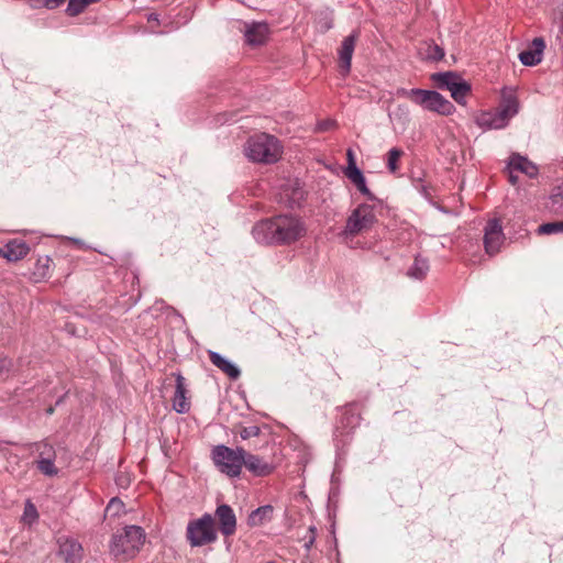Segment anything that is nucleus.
<instances>
[{
  "mask_svg": "<svg viewBox=\"0 0 563 563\" xmlns=\"http://www.w3.org/2000/svg\"><path fill=\"white\" fill-rule=\"evenodd\" d=\"M38 518L36 507L27 500L24 506L23 520L27 523L34 522Z\"/></svg>",
  "mask_w": 563,
  "mask_h": 563,
  "instance_id": "f704fd0d",
  "label": "nucleus"
},
{
  "mask_svg": "<svg viewBox=\"0 0 563 563\" xmlns=\"http://www.w3.org/2000/svg\"><path fill=\"white\" fill-rule=\"evenodd\" d=\"M275 509L272 505L260 506L249 512V528L264 527L274 518Z\"/></svg>",
  "mask_w": 563,
  "mask_h": 563,
  "instance_id": "6ab92c4d",
  "label": "nucleus"
},
{
  "mask_svg": "<svg viewBox=\"0 0 563 563\" xmlns=\"http://www.w3.org/2000/svg\"><path fill=\"white\" fill-rule=\"evenodd\" d=\"M271 29L266 22L249 23V47H256L266 44Z\"/></svg>",
  "mask_w": 563,
  "mask_h": 563,
  "instance_id": "2eb2a0df",
  "label": "nucleus"
},
{
  "mask_svg": "<svg viewBox=\"0 0 563 563\" xmlns=\"http://www.w3.org/2000/svg\"><path fill=\"white\" fill-rule=\"evenodd\" d=\"M376 221L374 207L367 203H361L347 217L341 235L344 238H354L372 229Z\"/></svg>",
  "mask_w": 563,
  "mask_h": 563,
  "instance_id": "39448f33",
  "label": "nucleus"
},
{
  "mask_svg": "<svg viewBox=\"0 0 563 563\" xmlns=\"http://www.w3.org/2000/svg\"><path fill=\"white\" fill-rule=\"evenodd\" d=\"M396 93L398 97H404L411 101V99H412L411 93H413V89L399 88Z\"/></svg>",
  "mask_w": 563,
  "mask_h": 563,
  "instance_id": "58836bf2",
  "label": "nucleus"
},
{
  "mask_svg": "<svg viewBox=\"0 0 563 563\" xmlns=\"http://www.w3.org/2000/svg\"><path fill=\"white\" fill-rule=\"evenodd\" d=\"M560 34L563 35V9L560 18Z\"/></svg>",
  "mask_w": 563,
  "mask_h": 563,
  "instance_id": "c03bdc74",
  "label": "nucleus"
},
{
  "mask_svg": "<svg viewBox=\"0 0 563 563\" xmlns=\"http://www.w3.org/2000/svg\"><path fill=\"white\" fill-rule=\"evenodd\" d=\"M43 450L40 451V459L36 461L38 471L46 476H55L58 474V468L54 464L53 456L55 455L54 449L48 443H42Z\"/></svg>",
  "mask_w": 563,
  "mask_h": 563,
  "instance_id": "ddd939ff",
  "label": "nucleus"
},
{
  "mask_svg": "<svg viewBox=\"0 0 563 563\" xmlns=\"http://www.w3.org/2000/svg\"><path fill=\"white\" fill-rule=\"evenodd\" d=\"M58 555L65 563H79L82 559V547L73 538L58 539Z\"/></svg>",
  "mask_w": 563,
  "mask_h": 563,
  "instance_id": "9d476101",
  "label": "nucleus"
},
{
  "mask_svg": "<svg viewBox=\"0 0 563 563\" xmlns=\"http://www.w3.org/2000/svg\"><path fill=\"white\" fill-rule=\"evenodd\" d=\"M211 457L219 471L231 477L239 476L243 464H245L244 450L242 448L233 450L220 444L212 449Z\"/></svg>",
  "mask_w": 563,
  "mask_h": 563,
  "instance_id": "20e7f679",
  "label": "nucleus"
},
{
  "mask_svg": "<svg viewBox=\"0 0 563 563\" xmlns=\"http://www.w3.org/2000/svg\"><path fill=\"white\" fill-rule=\"evenodd\" d=\"M471 91V85L465 80H460L452 89L451 97L460 104H465V98Z\"/></svg>",
  "mask_w": 563,
  "mask_h": 563,
  "instance_id": "bb28decb",
  "label": "nucleus"
},
{
  "mask_svg": "<svg viewBox=\"0 0 563 563\" xmlns=\"http://www.w3.org/2000/svg\"><path fill=\"white\" fill-rule=\"evenodd\" d=\"M328 124H329V123H323L320 128H321L322 130H325V129H328Z\"/></svg>",
  "mask_w": 563,
  "mask_h": 563,
  "instance_id": "de8ad7c7",
  "label": "nucleus"
},
{
  "mask_svg": "<svg viewBox=\"0 0 563 563\" xmlns=\"http://www.w3.org/2000/svg\"><path fill=\"white\" fill-rule=\"evenodd\" d=\"M144 531L137 526H128L124 532L113 536L111 541V552L115 555L133 556L144 542Z\"/></svg>",
  "mask_w": 563,
  "mask_h": 563,
  "instance_id": "423d86ee",
  "label": "nucleus"
},
{
  "mask_svg": "<svg viewBox=\"0 0 563 563\" xmlns=\"http://www.w3.org/2000/svg\"><path fill=\"white\" fill-rule=\"evenodd\" d=\"M209 360L216 367L227 374L229 378L238 379L240 377L241 371L218 352L209 351Z\"/></svg>",
  "mask_w": 563,
  "mask_h": 563,
  "instance_id": "5701e85b",
  "label": "nucleus"
},
{
  "mask_svg": "<svg viewBox=\"0 0 563 563\" xmlns=\"http://www.w3.org/2000/svg\"><path fill=\"white\" fill-rule=\"evenodd\" d=\"M30 251L29 245L22 240H12L3 247H0V255L9 262H16L27 255Z\"/></svg>",
  "mask_w": 563,
  "mask_h": 563,
  "instance_id": "f3484780",
  "label": "nucleus"
},
{
  "mask_svg": "<svg viewBox=\"0 0 563 563\" xmlns=\"http://www.w3.org/2000/svg\"><path fill=\"white\" fill-rule=\"evenodd\" d=\"M216 516L220 525V530L224 536H230L235 531V515L230 506L220 505L217 508Z\"/></svg>",
  "mask_w": 563,
  "mask_h": 563,
  "instance_id": "a211bd4d",
  "label": "nucleus"
},
{
  "mask_svg": "<svg viewBox=\"0 0 563 563\" xmlns=\"http://www.w3.org/2000/svg\"><path fill=\"white\" fill-rule=\"evenodd\" d=\"M265 444L257 445L250 443L249 446L254 449L253 453H249V473L256 477H266L272 475L282 463L280 450L273 440L272 433L266 432Z\"/></svg>",
  "mask_w": 563,
  "mask_h": 563,
  "instance_id": "f03ea898",
  "label": "nucleus"
},
{
  "mask_svg": "<svg viewBox=\"0 0 563 563\" xmlns=\"http://www.w3.org/2000/svg\"><path fill=\"white\" fill-rule=\"evenodd\" d=\"M266 432H269V428L267 426H264V427L249 426V444L256 443L257 445H264L265 444L264 434Z\"/></svg>",
  "mask_w": 563,
  "mask_h": 563,
  "instance_id": "cd10ccee",
  "label": "nucleus"
},
{
  "mask_svg": "<svg viewBox=\"0 0 563 563\" xmlns=\"http://www.w3.org/2000/svg\"><path fill=\"white\" fill-rule=\"evenodd\" d=\"M545 49V42L543 37L533 38L528 49L519 54V60L525 66H536L541 63L543 52Z\"/></svg>",
  "mask_w": 563,
  "mask_h": 563,
  "instance_id": "f8f14e48",
  "label": "nucleus"
},
{
  "mask_svg": "<svg viewBox=\"0 0 563 563\" xmlns=\"http://www.w3.org/2000/svg\"><path fill=\"white\" fill-rule=\"evenodd\" d=\"M305 233L306 228L300 219L287 214L264 219L252 229L253 238L262 244H290Z\"/></svg>",
  "mask_w": 563,
  "mask_h": 563,
  "instance_id": "f257e3e1",
  "label": "nucleus"
},
{
  "mask_svg": "<svg viewBox=\"0 0 563 563\" xmlns=\"http://www.w3.org/2000/svg\"><path fill=\"white\" fill-rule=\"evenodd\" d=\"M106 511L111 516H120L124 512V504L118 497H113L109 501Z\"/></svg>",
  "mask_w": 563,
  "mask_h": 563,
  "instance_id": "72a5a7b5",
  "label": "nucleus"
},
{
  "mask_svg": "<svg viewBox=\"0 0 563 563\" xmlns=\"http://www.w3.org/2000/svg\"><path fill=\"white\" fill-rule=\"evenodd\" d=\"M404 151L398 147H393L387 153V168L390 173L395 174L398 169V162L404 156Z\"/></svg>",
  "mask_w": 563,
  "mask_h": 563,
  "instance_id": "c85d7f7f",
  "label": "nucleus"
},
{
  "mask_svg": "<svg viewBox=\"0 0 563 563\" xmlns=\"http://www.w3.org/2000/svg\"><path fill=\"white\" fill-rule=\"evenodd\" d=\"M147 21H148V22H155V23H158V15H157V14H155V13H151V14H148V16H147Z\"/></svg>",
  "mask_w": 563,
  "mask_h": 563,
  "instance_id": "37998d69",
  "label": "nucleus"
},
{
  "mask_svg": "<svg viewBox=\"0 0 563 563\" xmlns=\"http://www.w3.org/2000/svg\"><path fill=\"white\" fill-rule=\"evenodd\" d=\"M309 532L311 533V538H310V540L308 541V543H306V548H307V549H310V547H311V545H312V543L314 542L316 528H314V527H310V528H309Z\"/></svg>",
  "mask_w": 563,
  "mask_h": 563,
  "instance_id": "a19ab883",
  "label": "nucleus"
},
{
  "mask_svg": "<svg viewBox=\"0 0 563 563\" xmlns=\"http://www.w3.org/2000/svg\"><path fill=\"white\" fill-rule=\"evenodd\" d=\"M475 123L484 130L503 129L508 125L497 109L479 112L475 117Z\"/></svg>",
  "mask_w": 563,
  "mask_h": 563,
  "instance_id": "dca6fc26",
  "label": "nucleus"
},
{
  "mask_svg": "<svg viewBox=\"0 0 563 563\" xmlns=\"http://www.w3.org/2000/svg\"><path fill=\"white\" fill-rule=\"evenodd\" d=\"M563 232V221L543 223L538 228L539 234H555Z\"/></svg>",
  "mask_w": 563,
  "mask_h": 563,
  "instance_id": "473e14b6",
  "label": "nucleus"
},
{
  "mask_svg": "<svg viewBox=\"0 0 563 563\" xmlns=\"http://www.w3.org/2000/svg\"><path fill=\"white\" fill-rule=\"evenodd\" d=\"M358 31H353L349 36L344 37L341 47L338 51L339 65L343 75H347L351 70L352 56L358 40Z\"/></svg>",
  "mask_w": 563,
  "mask_h": 563,
  "instance_id": "1a4fd4ad",
  "label": "nucleus"
},
{
  "mask_svg": "<svg viewBox=\"0 0 563 563\" xmlns=\"http://www.w3.org/2000/svg\"><path fill=\"white\" fill-rule=\"evenodd\" d=\"M429 272V262L427 258L421 256H416L413 264L407 272V276L410 278H415L418 280L423 279Z\"/></svg>",
  "mask_w": 563,
  "mask_h": 563,
  "instance_id": "a878e982",
  "label": "nucleus"
},
{
  "mask_svg": "<svg viewBox=\"0 0 563 563\" xmlns=\"http://www.w3.org/2000/svg\"><path fill=\"white\" fill-rule=\"evenodd\" d=\"M497 110L507 124L509 120L518 113L519 100L512 88L505 87L501 90V99Z\"/></svg>",
  "mask_w": 563,
  "mask_h": 563,
  "instance_id": "9b49d317",
  "label": "nucleus"
},
{
  "mask_svg": "<svg viewBox=\"0 0 563 563\" xmlns=\"http://www.w3.org/2000/svg\"><path fill=\"white\" fill-rule=\"evenodd\" d=\"M97 1L98 0H69L66 12L70 16L78 15L86 9L87 5Z\"/></svg>",
  "mask_w": 563,
  "mask_h": 563,
  "instance_id": "c756f323",
  "label": "nucleus"
},
{
  "mask_svg": "<svg viewBox=\"0 0 563 563\" xmlns=\"http://www.w3.org/2000/svg\"><path fill=\"white\" fill-rule=\"evenodd\" d=\"M240 31L243 33L244 37L246 38V24L240 23Z\"/></svg>",
  "mask_w": 563,
  "mask_h": 563,
  "instance_id": "a18cd8bd",
  "label": "nucleus"
},
{
  "mask_svg": "<svg viewBox=\"0 0 563 563\" xmlns=\"http://www.w3.org/2000/svg\"><path fill=\"white\" fill-rule=\"evenodd\" d=\"M173 408L178 413H187L190 410V401L187 397L185 378L181 374L176 375V387L173 397Z\"/></svg>",
  "mask_w": 563,
  "mask_h": 563,
  "instance_id": "4468645a",
  "label": "nucleus"
},
{
  "mask_svg": "<svg viewBox=\"0 0 563 563\" xmlns=\"http://www.w3.org/2000/svg\"><path fill=\"white\" fill-rule=\"evenodd\" d=\"M505 241L501 223L498 219L489 220L484 229V247L487 254L495 255Z\"/></svg>",
  "mask_w": 563,
  "mask_h": 563,
  "instance_id": "6e6552de",
  "label": "nucleus"
},
{
  "mask_svg": "<svg viewBox=\"0 0 563 563\" xmlns=\"http://www.w3.org/2000/svg\"><path fill=\"white\" fill-rule=\"evenodd\" d=\"M53 411H54V409H53V408H48V409H47V413H49V415H52V413H53Z\"/></svg>",
  "mask_w": 563,
  "mask_h": 563,
  "instance_id": "09e8293b",
  "label": "nucleus"
},
{
  "mask_svg": "<svg viewBox=\"0 0 563 563\" xmlns=\"http://www.w3.org/2000/svg\"><path fill=\"white\" fill-rule=\"evenodd\" d=\"M424 57L430 60H441L444 57V49L435 43H427Z\"/></svg>",
  "mask_w": 563,
  "mask_h": 563,
  "instance_id": "2f4dec72",
  "label": "nucleus"
},
{
  "mask_svg": "<svg viewBox=\"0 0 563 563\" xmlns=\"http://www.w3.org/2000/svg\"><path fill=\"white\" fill-rule=\"evenodd\" d=\"M508 168L523 173L529 178L537 177L539 173L538 167L532 162H530L527 157L516 153L509 157Z\"/></svg>",
  "mask_w": 563,
  "mask_h": 563,
  "instance_id": "aec40b11",
  "label": "nucleus"
},
{
  "mask_svg": "<svg viewBox=\"0 0 563 563\" xmlns=\"http://www.w3.org/2000/svg\"><path fill=\"white\" fill-rule=\"evenodd\" d=\"M432 90H424L420 88H413V93L411 101L420 107H422L424 110L428 106V101L430 99Z\"/></svg>",
  "mask_w": 563,
  "mask_h": 563,
  "instance_id": "7c9ffc66",
  "label": "nucleus"
},
{
  "mask_svg": "<svg viewBox=\"0 0 563 563\" xmlns=\"http://www.w3.org/2000/svg\"><path fill=\"white\" fill-rule=\"evenodd\" d=\"M344 175L353 183H357L362 177H364L361 169L356 166V164H352V166H347L344 170Z\"/></svg>",
  "mask_w": 563,
  "mask_h": 563,
  "instance_id": "c9c22d12",
  "label": "nucleus"
},
{
  "mask_svg": "<svg viewBox=\"0 0 563 563\" xmlns=\"http://www.w3.org/2000/svg\"><path fill=\"white\" fill-rule=\"evenodd\" d=\"M426 110L437 112L441 115H450L454 111V106L441 93L432 90Z\"/></svg>",
  "mask_w": 563,
  "mask_h": 563,
  "instance_id": "412c9836",
  "label": "nucleus"
},
{
  "mask_svg": "<svg viewBox=\"0 0 563 563\" xmlns=\"http://www.w3.org/2000/svg\"><path fill=\"white\" fill-rule=\"evenodd\" d=\"M431 79L437 84L438 88L451 89L461 80V77L454 71L435 73Z\"/></svg>",
  "mask_w": 563,
  "mask_h": 563,
  "instance_id": "b1692460",
  "label": "nucleus"
},
{
  "mask_svg": "<svg viewBox=\"0 0 563 563\" xmlns=\"http://www.w3.org/2000/svg\"><path fill=\"white\" fill-rule=\"evenodd\" d=\"M186 537L191 547H202L214 541L217 533L212 516L205 514L201 518L189 521Z\"/></svg>",
  "mask_w": 563,
  "mask_h": 563,
  "instance_id": "0eeeda50",
  "label": "nucleus"
},
{
  "mask_svg": "<svg viewBox=\"0 0 563 563\" xmlns=\"http://www.w3.org/2000/svg\"><path fill=\"white\" fill-rule=\"evenodd\" d=\"M548 208L552 213L563 216V183L552 189Z\"/></svg>",
  "mask_w": 563,
  "mask_h": 563,
  "instance_id": "393cba45",
  "label": "nucleus"
},
{
  "mask_svg": "<svg viewBox=\"0 0 563 563\" xmlns=\"http://www.w3.org/2000/svg\"><path fill=\"white\" fill-rule=\"evenodd\" d=\"M266 563H277V562H275V561H268V562H266Z\"/></svg>",
  "mask_w": 563,
  "mask_h": 563,
  "instance_id": "8fccbe9b",
  "label": "nucleus"
},
{
  "mask_svg": "<svg viewBox=\"0 0 563 563\" xmlns=\"http://www.w3.org/2000/svg\"><path fill=\"white\" fill-rule=\"evenodd\" d=\"M358 191L367 197L369 200H375L376 197L373 195V192L368 189L366 186L365 177H362L357 183L354 184Z\"/></svg>",
  "mask_w": 563,
  "mask_h": 563,
  "instance_id": "e433bc0d",
  "label": "nucleus"
},
{
  "mask_svg": "<svg viewBox=\"0 0 563 563\" xmlns=\"http://www.w3.org/2000/svg\"><path fill=\"white\" fill-rule=\"evenodd\" d=\"M346 156H347V166H352V164H356L354 153L352 150H347Z\"/></svg>",
  "mask_w": 563,
  "mask_h": 563,
  "instance_id": "ea45409f",
  "label": "nucleus"
},
{
  "mask_svg": "<svg viewBox=\"0 0 563 563\" xmlns=\"http://www.w3.org/2000/svg\"><path fill=\"white\" fill-rule=\"evenodd\" d=\"M361 420V406L357 402L345 405L342 408L341 424L345 429H354Z\"/></svg>",
  "mask_w": 563,
  "mask_h": 563,
  "instance_id": "4be33fe9",
  "label": "nucleus"
},
{
  "mask_svg": "<svg viewBox=\"0 0 563 563\" xmlns=\"http://www.w3.org/2000/svg\"><path fill=\"white\" fill-rule=\"evenodd\" d=\"M64 2H65V0H35L36 4H43L44 7H46L48 9L58 8Z\"/></svg>",
  "mask_w": 563,
  "mask_h": 563,
  "instance_id": "4c0bfd02",
  "label": "nucleus"
},
{
  "mask_svg": "<svg viewBox=\"0 0 563 563\" xmlns=\"http://www.w3.org/2000/svg\"><path fill=\"white\" fill-rule=\"evenodd\" d=\"M240 435H241V438H242L243 440H246V435H247L246 428H244V429H242V430L240 431Z\"/></svg>",
  "mask_w": 563,
  "mask_h": 563,
  "instance_id": "49530a36",
  "label": "nucleus"
},
{
  "mask_svg": "<svg viewBox=\"0 0 563 563\" xmlns=\"http://www.w3.org/2000/svg\"><path fill=\"white\" fill-rule=\"evenodd\" d=\"M514 172H516V170L515 169H509V181L512 185H516L518 177L516 175H514Z\"/></svg>",
  "mask_w": 563,
  "mask_h": 563,
  "instance_id": "79ce46f5",
  "label": "nucleus"
},
{
  "mask_svg": "<svg viewBox=\"0 0 563 563\" xmlns=\"http://www.w3.org/2000/svg\"><path fill=\"white\" fill-rule=\"evenodd\" d=\"M283 145L267 133H258L249 139V158L263 164H274L282 158Z\"/></svg>",
  "mask_w": 563,
  "mask_h": 563,
  "instance_id": "7ed1b4c3",
  "label": "nucleus"
}]
</instances>
